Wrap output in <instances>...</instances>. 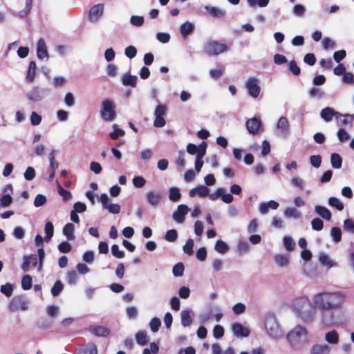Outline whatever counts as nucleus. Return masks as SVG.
Here are the masks:
<instances>
[{
	"mask_svg": "<svg viewBox=\"0 0 354 354\" xmlns=\"http://www.w3.org/2000/svg\"><path fill=\"white\" fill-rule=\"evenodd\" d=\"M345 298L340 291L323 290L313 295V307L321 310L319 319L323 326L331 327L340 322Z\"/></svg>",
	"mask_w": 354,
	"mask_h": 354,
	"instance_id": "1",
	"label": "nucleus"
},
{
	"mask_svg": "<svg viewBox=\"0 0 354 354\" xmlns=\"http://www.w3.org/2000/svg\"><path fill=\"white\" fill-rule=\"evenodd\" d=\"M286 339L293 350L301 351L309 344L310 335L305 326L297 324L288 331Z\"/></svg>",
	"mask_w": 354,
	"mask_h": 354,
	"instance_id": "2",
	"label": "nucleus"
},
{
	"mask_svg": "<svg viewBox=\"0 0 354 354\" xmlns=\"http://www.w3.org/2000/svg\"><path fill=\"white\" fill-rule=\"evenodd\" d=\"M292 308L304 322L310 324L314 321L315 310L310 308V300L307 297L295 299L292 303Z\"/></svg>",
	"mask_w": 354,
	"mask_h": 354,
	"instance_id": "3",
	"label": "nucleus"
},
{
	"mask_svg": "<svg viewBox=\"0 0 354 354\" xmlns=\"http://www.w3.org/2000/svg\"><path fill=\"white\" fill-rule=\"evenodd\" d=\"M264 328L267 335L272 339H279L283 336V330L273 313H270L265 315Z\"/></svg>",
	"mask_w": 354,
	"mask_h": 354,
	"instance_id": "4",
	"label": "nucleus"
},
{
	"mask_svg": "<svg viewBox=\"0 0 354 354\" xmlns=\"http://www.w3.org/2000/svg\"><path fill=\"white\" fill-rule=\"evenodd\" d=\"M115 104L111 100L107 99L102 102L100 115L106 122H111L116 118Z\"/></svg>",
	"mask_w": 354,
	"mask_h": 354,
	"instance_id": "5",
	"label": "nucleus"
},
{
	"mask_svg": "<svg viewBox=\"0 0 354 354\" xmlns=\"http://www.w3.org/2000/svg\"><path fill=\"white\" fill-rule=\"evenodd\" d=\"M9 310L12 312L24 311L28 308V301L24 295L15 296L10 301Z\"/></svg>",
	"mask_w": 354,
	"mask_h": 354,
	"instance_id": "6",
	"label": "nucleus"
},
{
	"mask_svg": "<svg viewBox=\"0 0 354 354\" xmlns=\"http://www.w3.org/2000/svg\"><path fill=\"white\" fill-rule=\"evenodd\" d=\"M290 132V127L288 120L284 116L280 117L275 127V133L279 137L286 138Z\"/></svg>",
	"mask_w": 354,
	"mask_h": 354,
	"instance_id": "7",
	"label": "nucleus"
},
{
	"mask_svg": "<svg viewBox=\"0 0 354 354\" xmlns=\"http://www.w3.org/2000/svg\"><path fill=\"white\" fill-rule=\"evenodd\" d=\"M167 110V107L165 104H159L156 106L154 115L155 120L153 121V125L156 127H163L165 124V120L164 118V115L166 114Z\"/></svg>",
	"mask_w": 354,
	"mask_h": 354,
	"instance_id": "8",
	"label": "nucleus"
},
{
	"mask_svg": "<svg viewBox=\"0 0 354 354\" xmlns=\"http://www.w3.org/2000/svg\"><path fill=\"white\" fill-rule=\"evenodd\" d=\"M245 87L251 97L256 98L259 96L261 87L259 86V80L258 78L254 77H250L245 83Z\"/></svg>",
	"mask_w": 354,
	"mask_h": 354,
	"instance_id": "9",
	"label": "nucleus"
},
{
	"mask_svg": "<svg viewBox=\"0 0 354 354\" xmlns=\"http://www.w3.org/2000/svg\"><path fill=\"white\" fill-rule=\"evenodd\" d=\"M231 329L233 335L238 338L247 337L250 333V330L248 328L238 322L232 324Z\"/></svg>",
	"mask_w": 354,
	"mask_h": 354,
	"instance_id": "10",
	"label": "nucleus"
},
{
	"mask_svg": "<svg viewBox=\"0 0 354 354\" xmlns=\"http://www.w3.org/2000/svg\"><path fill=\"white\" fill-rule=\"evenodd\" d=\"M342 116L341 113L335 111L330 107L324 108L320 112V117L327 122L331 121L333 117H336L338 119Z\"/></svg>",
	"mask_w": 354,
	"mask_h": 354,
	"instance_id": "11",
	"label": "nucleus"
},
{
	"mask_svg": "<svg viewBox=\"0 0 354 354\" xmlns=\"http://www.w3.org/2000/svg\"><path fill=\"white\" fill-rule=\"evenodd\" d=\"M104 5L98 3L93 6L89 10L88 17L92 21H97L100 17L103 15Z\"/></svg>",
	"mask_w": 354,
	"mask_h": 354,
	"instance_id": "12",
	"label": "nucleus"
},
{
	"mask_svg": "<svg viewBox=\"0 0 354 354\" xmlns=\"http://www.w3.org/2000/svg\"><path fill=\"white\" fill-rule=\"evenodd\" d=\"M204 51L209 55H218L221 53V45L216 41H209L205 44Z\"/></svg>",
	"mask_w": 354,
	"mask_h": 354,
	"instance_id": "13",
	"label": "nucleus"
},
{
	"mask_svg": "<svg viewBox=\"0 0 354 354\" xmlns=\"http://www.w3.org/2000/svg\"><path fill=\"white\" fill-rule=\"evenodd\" d=\"M189 208L186 205H180L178 209L173 214V218L178 223H183L185 221V216L187 214Z\"/></svg>",
	"mask_w": 354,
	"mask_h": 354,
	"instance_id": "14",
	"label": "nucleus"
},
{
	"mask_svg": "<svg viewBox=\"0 0 354 354\" xmlns=\"http://www.w3.org/2000/svg\"><path fill=\"white\" fill-rule=\"evenodd\" d=\"M37 264V254L25 255L24 257V262L21 264V269L24 272H28L30 265L36 266Z\"/></svg>",
	"mask_w": 354,
	"mask_h": 354,
	"instance_id": "15",
	"label": "nucleus"
},
{
	"mask_svg": "<svg viewBox=\"0 0 354 354\" xmlns=\"http://www.w3.org/2000/svg\"><path fill=\"white\" fill-rule=\"evenodd\" d=\"M330 347L326 344H313L310 349V354H330Z\"/></svg>",
	"mask_w": 354,
	"mask_h": 354,
	"instance_id": "16",
	"label": "nucleus"
},
{
	"mask_svg": "<svg viewBox=\"0 0 354 354\" xmlns=\"http://www.w3.org/2000/svg\"><path fill=\"white\" fill-rule=\"evenodd\" d=\"M89 331L97 337H107L110 334V330L104 326H91Z\"/></svg>",
	"mask_w": 354,
	"mask_h": 354,
	"instance_id": "17",
	"label": "nucleus"
},
{
	"mask_svg": "<svg viewBox=\"0 0 354 354\" xmlns=\"http://www.w3.org/2000/svg\"><path fill=\"white\" fill-rule=\"evenodd\" d=\"M37 55L39 59H43L48 58V53L47 51L45 40L40 38L37 42Z\"/></svg>",
	"mask_w": 354,
	"mask_h": 354,
	"instance_id": "18",
	"label": "nucleus"
},
{
	"mask_svg": "<svg viewBox=\"0 0 354 354\" xmlns=\"http://www.w3.org/2000/svg\"><path fill=\"white\" fill-rule=\"evenodd\" d=\"M279 203L273 200L269 201L267 203H261L259 206V210L262 214H266L269 209H277L279 207Z\"/></svg>",
	"mask_w": 354,
	"mask_h": 354,
	"instance_id": "19",
	"label": "nucleus"
},
{
	"mask_svg": "<svg viewBox=\"0 0 354 354\" xmlns=\"http://www.w3.org/2000/svg\"><path fill=\"white\" fill-rule=\"evenodd\" d=\"M261 120L256 118L248 120L246 122V128L249 133L255 134L259 129Z\"/></svg>",
	"mask_w": 354,
	"mask_h": 354,
	"instance_id": "20",
	"label": "nucleus"
},
{
	"mask_svg": "<svg viewBox=\"0 0 354 354\" xmlns=\"http://www.w3.org/2000/svg\"><path fill=\"white\" fill-rule=\"evenodd\" d=\"M146 197L147 202L153 206L158 205L162 199L161 194L154 191L147 192Z\"/></svg>",
	"mask_w": 354,
	"mask_h": 354,
	"instance_id": "21",
	"label": "nucleus"
},
{
	"mask_svg": "<svg viewBox=\"0 0 354 354\" xmlns=\"http://www.w3.org/2000/svg\"><path fill=\"white\" fill-rule=\"evenodd\" d=\"M274 260L276 265L279 268L287 267L290 263L288 255L283 254H277L274 255Z\"/></svg>",
	"mask_w": 354,
	"mask_h": 354,
	"instance_id": "22",
	"label": "nucleus"
},
{
	"mask_svg": "<svg viewBox=\"0 0 354 354\" xmlns=\"http://www.w3.org/2000/svg\"><path fill=\"white\" fill-rule=\"evenodd\" d=\"M37 65L35 61H30L28 66V69L26 76V80L28 83H32L35 78Z\"/></svg>",
	"mask_w": 354,
	"mask_h": 354,
	"instance_id": "23",
	"label": "nucleus"
},
{
	"mask_svg": "<svg viewBox=\"0 0 354 354\" xmlns=\"http://www.w3.org/2000/svg\"><path fill=\"white\" fill-rule=\"evenodd\" d=\"M77 354H97V348L94 343L90 342L80 348Z\"/></svg>",
	"mask_w": 354,
	"mask_h": 354,
	"instance_id": "24",
	"label": "nucleus"
},
{
	"mask_svg": "<svg viewBox=\"0 0 354 354\" xmlns=\"http://www.w3.org/2000/svg\"><path fill=\"white\" fill-rule=\"evenodd\" d=\"M137 80L138 77L136 75H133L130 73H126L122 76V83L124 86L136 87L137 85Z\"/></svg>",
	"mask_w": 354,
	"mask_h": 354,
	"instance_id": "25",
	"label": "nucleus"
},
{
	"mask_svg": "<svg viewBox=\"0 0 354 354\" xmlns=\"http://www.w3.org/2000/svg\"><path fill=\"white\" fill-rule=\"evenodd\" d=\"M315 211L322 218H324L326 221L330 220L331 216H332L331 212L326 207L321 206V205H315Z\"/></svg>",
	"mask_w": 354,
	"mask_h": 354,
	"instance_id": "26",
	"label": "nucleus"
},
{
	"mask_svg": "<svg viewBox=\"0 0 354 354\" xmlns=\"http://www.w3.org/2000/svg\"><path fill=\"white\" fill-rule=\"evenodd\" d=\"M325 340L330 344H337L339 342V334L335 330L327 332L324 335Z\"/></svg>",
	"mask_w": 354,
	"mask_h": 354,
	"instance_id": "27",
	"label": "nucleus"
},
{
	"mask_svg": "<svg viewBox=\"0 0 354 354\" xmlns=\"http://www.w3.org/2000/svg\"><path fill=\"white\" fill-rule=\"evenodd\" d=\"M209 194V189L205 186H198L195 188H193L189 192V196L191 197H194L196 195H198L201 197H205Z\"/></svg>",
	"mask_w": 354,
	"mask_h": 354,
	"instance_id": "28",
	"label": "nucleus"
},
{
	"mask_svg": "<svg viewBox=\"0 0 354 354\" xmlns=\"http://www.w3.org/2000/svg\"><path fill=\"white\" fill-rule=\"evenodd\" d=\"M75 227L72 223H67L63 228V233L68 241L74 240L75 235L73 234Z\"/></svg>",
	"mask_w": 354,
	"mask_h": 354,
	"instance_id": "29",
	"label": "nucleus"
},
{
	"mask_svg": "<svg viewBox=\"0 0 354 354\" xmlns=\"http://www.w3.org/2000/svg\"><path fill=\"white\" fill-rule=\"evenodd\" d=\"M194 26L193 24L186 21L180 26V33L183 37H187L194 31Z\"/></svg>",
	"mask_w": 354,
	"mask_h": 354,
	"instance_id": "30",
	"label": "nucleus"
},
{
	"mask_svg": "<svg viewBox=\"0 0 354 354\" xmlns=\"http://www.w3.org/2000/svg\"><path fill=\"white\" fill-rule=\"evenodd\" d=\"M331 166L334 169H340L342 165V159L338 153H333L330 155Z\"/></svg>",
	"mask_w": 354,
	"mask_h": 354,
	"instance_id": "31",
	"label": "nucleus"
},
{
	"mask_svg": "<svg viewBox=\"0 0 354 354\" xmlns=\"http://www.w3.org/2000/svg\"><path fill=\"white\" fill-rule=\"evenodd\" d=\"M319 262L327 266L328 268H330L335 266H336V263H333V261L329 258V257L324 252L320 253L319 256Z\"/></svg>",
	"mask_w": 354,
	"mask_h": 354,
	"instance_id": "32",
	"label": "nucleus"
},
{
	"mask_svg": "<svg viewBox=\"0 0 354 354\" xmlns=\"http://www.w3.org/2000/svg\"><path fill=\"white\" fill-rule=\"evenodd\" d=\"M284 216L288 218L298 219L301 217V213L295 207H287L284 211Z\"/></svg>",
	"mask_w": 354,
	"mask_h": 354,
	"instance_id": "33",
	"label": "nucleus"
},
{
	"mask_svg": "<svg viewBox=\"0 0 354 354\" xmlns=\"http://www.w3.org/2000/svg\"><path fill=\"white\" fill-rule=\"evenodd\" d=\"M45 232H46V236L44 237V240L46 242H49L54 233V226L52 222L48 221L45 225Z\"/></svg>",
	"mask_w": 354,
	"mask_h": 354,
	"instance_id": "34",
	"label": "nucleus"
},
{
	"mask_svg": "<svg viewBox=\"0 0 354 354\" xmlns=\"http://www.w3.org/2000/svg\"><path fill=\"white\" fill-rule=\"evenodd\" d=\"M328 203L330 206L335 207L339 211L344 209V205L343 203L336 197H330Z\"/></svg>",
	"mask_w": 354,
	"mask_h": 354,
	"instance_id": "35",
	"label": "nucleus"
},
{
	"mask_svg": "<svg viewBox=\"0 0 354 354\" xmlns=\"http://www.w3.org/2000/svg\"><path fill=\"white\" fill-rule=\"evenodd\" d=\"M181 324L183 326H189L192 323V319L190 317L189 312L188 310H183L180 313Z\"/></svg>",
	"mask_w": 354,
	"mask_h": 354,
	"instance_id": "36",
	"label": "nucleus"
},
{
	"mask_svg": "<svg viewBox=\"0 0 354 354\" xmlns=\"http://www.w3.org/2000/svg\"><path fill=\"white\" fill-rule=\"evenodd\" d=\"M136 339L138 344L145 346L147 344L149 339L147 333L144 331H139L136 334Z\"/></svg>",
	"mask_w": 354,
	"mask_h": 354,
	"instance_id": "37",
	"label": "nucleus"
},
{
	"mask_svg": "<svg viewBox=\"0 0 354 354\" xmlns=\"http://www.w3.org/2000/svg\"><path fill=\"white\" fill-rule=\"evenodd\" d=\"M181 197L180 192L177 187H171L169 189V198L174 202L178 201Z\"/></svg>",
	"mask_w": 354,
	"mask_h": 354,
	"instance_id": "38",
	"label": "nucleus"
},
{
	"mask_svg": "<svg viewBox=\"0 0 354 354\" xmlns=\"http://www.w3.org/2000/svg\"><path fill=\"white\" fill-rule=\"evenodd\" d=\"M308 93L310 97L318 100L322 99L324 95V92L322 91V89L316 87L311 88L309 90Z\"/></svg>",
	"mask_w": 354,
	"mask_h": 354,
	"instance_id": "39",
	"label": "nucleus"
},
{
	"mask_svg": "<svg viewBox=\"0 0 354 354\" xmlns=\"http://www.w3.org/2000/svg\"><path fill=\"white\" fill-rule=\"evenodd\" d=\"M64 285L61 281L57 280L51 288V293L54 297L58 296L63 290Z\"/></svg>",
	"mask_w": 354,
	"mask_h": 354,
	"instance_id": "40",
	"label": "nucleus"
},
{
	"mask_svg": "<svg viewBox=\"0 0 354 354\" xmlns=\"http://www.w3.org/2000/svg\"><path fill=\"white\" fill-rule=\"evenodd\" d=\"M14 290V286L11 283H7L5 285H2L0 288L1 293L9 297L12 295Z\"/></svg>",
	"mask_w": 354,
	"mask_h": 354,
	"instance_id": "41",
	"label": "nucleus"
},
{
	"mask_svg": "<svg viewBox=\"0 0 354 354\" xmlns=\"http://www.w3.org/2000/svg\"><path fill=\"white\" fill-rule=\"evenodd\" d=\"M57 189L59 194L62 196L64 201H67L72 198L71 193L69 191L64 189L58 182Z\"/></svg>",
	"mask_w": 354,
	"mask_h": 354,
	"instance_id": "42",
	"label": "nucleus"
},
{
	"mask_svg": "<svg viewBox=\"0 0 354 354\" xmlns=\"http://www.w3.org/2000/svg\"><path fill=\"white\" fill-rule=\"evenodd\" d=\"M66 279L68 284L75 285L78 279V275L75 270H70L66 274Z\"/></svg>",
	"mask_w": 354,
	"mask_h": 354,
	"instance_id": "43",
	"label": "nucleus"
},
{
	"mask_svg": "<svg viewBox=\"0 0 354 354\" xmlns=\"http://www.w3.org/2000/svg\"><path fill=\"white\" fill-rule=\"evenodd\" d=\"M283 245L286 250L292 251L294 250L295 243L290 236H286L283 239Z\"/></svg>",
	"mask_w": 354,
	"mask_h": 354,
	"instance_id": "44",
	"label": "nucleus"
},
{
	"mask_svg": "<svg viewBox=\"0 0 354 354\" xmlns=\"http://www.w3.org/2000/svg\"><path fill=\"white\" fill-rule=\"evenodd\" d=\"M330 234L332 236L333 240L335 243H338L342 239V232L339 227H334L331 229Z\"/></svg>",
	"mask_w": 354,
	"mask_h": 354,
	"instance_id": "45",
	"label": "nucleus"
},
{
	"mask_svg": "<svg viewBox=\"0 0 354 354\" xmlns=\"http://www.w3.org/2000/svg\"><path fill=\"white\" fill-rule=\"evenodd\" d=\"M21 287L24 290H27L32 287V277L27 274L22 277L21 279Z\"/></svg>",
	"mask_w": 354,
	"mask_h": 354,
	"instance_id": "46",
	"label": "nucleus"
},
{
	"mask_svg": "<svg viewBox=\"0 0 354 354\" xmlns=\"http://www.w3.org/2000/svg\"><path fill=\"white\" fill-rule=\"evenodd\" d=\"M118 126L117 124H114L113 125L114 131L111 132L109 135L110 138L112 140H117L120 136H123L124 135V131L121 129H118Z\"/></svg>",
	"mask_w": 354,
	"mask_h": 354,
	"instance_id": "47",
	"label": "nucleus"
},
{
	"mask_svg": "<svg viewBox=\"0 0 354 354\" xmlns=\"http://www.w3.org/2000/svg\"><path fill=\"white\" fill-rule=\"evenodd\" d=\"M184 265L183 263L180 262L176 263L172 269V272L174 276L180 277L183 274L184 272Z\"/></svg>",
	"mask_w": 354,
	"mask_h": 354,
	"instance_id": "48",
	"label": "nucleus"
},
{
	"mask_svg": "<svg viewBox=\"0 0 354 354\" xmlns=\"http://www.w3.org/2000/svg\"><path fill=\"white\" fill-rule=\"evenodd\" d=\"M178 238V233L176 230H168L165 236V239L169 242H174Z\"/></svg>",
	"mask_w": 354,
	"mask_h": 354,
	"instance_id": "49",
	"label": "nucleus"
},
{
	"mask_svg": "<svg viewBox=\"0 0 354 354\" xmlns=\"http://www.w3.org/2000/svg\"><path fill=\"white\" fill-rule=\"evenodd\" d=\"M248 5L254 8L257 5L259 7H266L269 3V0H247Z\"/></svg>",
	"mask_w": 354,
	"mask_h": 354,
	"instance_id": "50",
	"label": "nucleus"
},
{
	"mask_svg": "<svg viewBox=\"0 0 354 354\" xmlns=\"http://www.w3.org/2000/svg\"><path fill=\"white\" fill-rule=\"evenodd\" d=\"M161 322L159 318L154 317L153 318L149 323L150 328L152 332L156 333L159 330L160 327Z\"/></svg>",
	"mask_w": 354,
	"mask_h": 354,
	"instance_id": "51",
	"label": "nucleus"
},
{
	"mask_svg": "<svg viewBox=\"0 0 354 354\" xmlns=\"http://www.w3.org/2000/svg\"><path fill=\"white\" fill-rule=\"evenodd\" d=\"M28 97L29 100L35 102L39 101L41 98L39 90L37 88H34L30 92L28 93Z\"/></svg>",
	"mask_w": 354,
	"mask_h": 354,
	"instance_id": "52",
	"label": "nucleus"
},
{
	"mask_svg": "<svg viewBox=\"0 0 354 354\" xmlns=\"http://www.w3.org/2000/svg\"><path fill=\"white\" fill-rule=\"evenodd\" d=\"M311 225H312V227L314 230H316V231H320L323 229L324 227V223L323 221L319 218H313L311 221Z\"/></svg>",
	"mask_w": 354,
	"mask_h": 354,
	"instance_id": "53",
	"label": "nucleus"
},
{
	"mask_svg": "<svg viewBox=\"0 0 354 354\" xmlns=\"http://www.w3.org/2000/svg\"><path fill=\"white\" fill-rule=\"evenodd\" d=\"M323 48L325 50L333 49L335 48V42L329 37H325L322 40Z\"/></svg>",
	"mask_w": 354,
	"mask_h": 354,
	"instance_id": "54",
	"label": "nucleus"
},
{
	"mask_svg": "<svg viewBox=\"0 0 354 354\" xmlns=\"http://www.w3.org/2000/svg\"><path fill=\"white\" fill-rule=\"evenodd\" d=\"M311 165L315 168H319L322 163V158L319 155H313L310 157Z\"/></svg>",
	"mask_w": 354,
	"mask_h": 354,
	"instance_id": "55",
	"label": "nucleus"
},
{
	"mask_svg": "<svg viewBox=\"0 0 354 354\" xmlns=\"http://www.w3.org/2000/svg\"><path fill=\"white\" fill-rule=\"evenodd\" d=\"M12 202L10 195L5 194L0 198V205L3 207H8Z\"/></svg>",
	"mask_w": 354,
	"mask_h": 354,
	"instance_id": "56",
	"label": "nucleus"
},
{
	"mask_svg": "<svg viewBox=\"0 0 354 354\" xmlns=\"http://www.w3.org/2000/svg\"><path fill=\"white\" fill-rule=\"evenodd\" d=\"M71 245L67 241H63L58 245V250L62 253H68L71 250Z\"/></svg>",
	"mask_w": 354,
	"mask_h": 354,
	"instance_id": "57",
	"label": "nucleus"
},
{
	"mask_svg": "<svg viewBox=\"0 0 354 354\" xmlns=\"http://www.w3.org/2000/svg\"><path fill=\"white\" fill-rule=\"evenodd\" d=\"M337 138L342 142L347 141L350 138L348 133L344 129H340L337 131Z\"/></svg>",
	"mask_w": 354,
	"mask_h": 354,
	"instance_id": "58",
	"label": "nucleus"
},
{
	"mask_svg": "<svg viewBox=\"0 0 354 354\" xmlns=\"http://www.w3.org/2000/svg\"><path fill=\"white\" fill-rule=\"evenodd\" d=\"M132 181H133V185L137 188L142 187L146 183V180L142 176H135L133 178Z\"/></svg>",
	"mask_w": 354,
	"mask_h": 354,
	"instance_id": "59",
	"label": "nucleus"
},
{
	"mask_svg": "<svg viewBox=\"0 0 354 354\" xmlns=\"http://www.w3.org/2000/svg\"><path fill=\"white\" fill-rule=\"evenodd\" d=\"M194 243V241L192 239H188L183 246L184 252L189 255H192L193 254Z\"/></svg>",
	"mask_w": 354,
	"mask_h": 354,
	"instance_id": "60",
	"label": "nucleus"
},
{
	"mask_svg": "<svg viewBox=\"0 0 354 354\" xmlns=\"http://www.w3.org/2000/svg\"><path fill=\"white\" fill-rule=\"evenodd\" d=\"M46 202V197L42 194H37L34 201V205L37 207H41Z\"/></svg>",
	"mask_w": 354,
	"mask_h": 354,
	"instance_id": "61",
	"label": "nucleus"
},
{
	"mask_svg": "<svg viewBox=\"0 0 354 354\" xmlns=\"http://www.w3.org/2000/svg\"><path fill=\"white\" fill-rule=\"evenodd\" d=\"M245 305L239 302L233 306L232 310L236 315H240L245 312Z\"/></svg>",
	"mask_w": 354,
	"mask_h": 354,
	"instance_id": "62",
	"label": "nucleus"
},
{
	"mask_svg": "<svg viewBox=\"0 0 354 354\" xmlns=\"http://www.w3.org/2000/svg\"><path fill=\"white\" fill-rule=\"evenodd\" d=\"M137 49L133 46H129L125 48V55L129 59H132L136 56Z\"/></svg>",
	"mask_w": 354,
	"mask_h": 354,
	"instance_id": "63",
	"label": "nucleus"
},
{
	"mask_svg": "<svg viewBox=\"0 0 354 354\" xmlns=\"http://www.w3.org/2000/svg\"><path fill=\"white\" fill-rule=\"evenodd\" d=\"M344 228L347 232L354 234V221L351 219H346L344 221Z\"/></svg>",
	"mask_w": 354,
	"mask_h": 354,
	"instance_id": "64",
	"label": "nucleus"
}]
</instances>
